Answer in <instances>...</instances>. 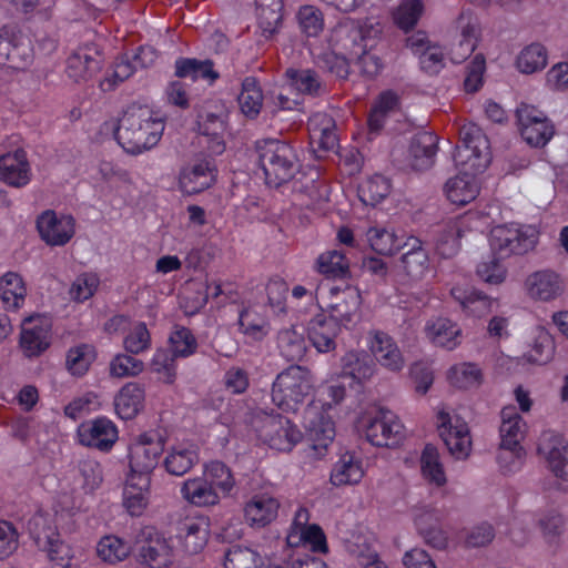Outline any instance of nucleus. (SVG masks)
Here are the masks:
<instances>
[{"instance_id": "f257e3e1", "label": "nucleus", "mask_w": 568, "mask_h": 568, "mask_svg": "<svg viewBox=\"0 0 568 568\" xmlns=\"http://www.w3.org/2000/svg\"><path fill=\"white\" fill-rule=\"evenodd\" d=\"M459 135L460 142L454 153L459 173L446 182L445 193L453 204L464 206L479 194L477 174L488 168L491 153L489 140L478 125H463Z\"/></svg>"}, {"instance_id": "f03ea898", "label": "nucleus", "mask_w": 568, "mask_h": 568, "mask_svg": "<svg viewBox=\"0 0 568 568\" xmlns=\"http://www.w3.org/2000/svg\"><path fill=\"white\" fill-rule=\"evenodd\" d=\"M114 138L129 154L138 155L154 148L164 132V120L146 105L131 104L118 123Z\"/></svg>"}, {"instance_id": "7ed1b4c3", "label": "nucleus", "mask_w": 568, "mask_h": 568, "mask_svg": "<svg viewBox=\"0 0 568 568\" xmlns=\"http://www.w3.org/2000/svg\"><path fill=\"white\" fill-rule=\"evenodd\" d=\"M345 379L341 376L331 384L324 385L318 390V399L312 400L305 408L304 426L313 442V449L326 450L335 438V424L328 415V410L342 403L346 396Z\"/></svg>"}, {"instance_id": "20e7f679", "label": "nucleus", "mask_w": 568, "mask_h": 568, "mask_svg": "<svg viewBox=\"0 0 568 568\" xmlns=\"http://www.w3.org/2000/svg\"><path fill=\"white\" fill-rule=\"evenodd\" d=\"M258 164L270 186L278 187L290 182L300 170L296 149L288 142L264 139L256 142Z\"/></svg>"}, {"instance_id": "39448f33", "label": "nucleus", "mask_w": 568, "mask_h": 568, "mask_svg": "<svg viewBox=\"0 0 568 568\" xmlns=\"http://www.w3.org/2000/svg\"><path fill=\"white\" fill-rule=\"evenodd\" d=\"M332 41L351 59L357 61L364 75L374 78L382 71L381 58L367 50V38L356 21L351 19L341 21L332 32Z\"/></svg>"}, {"instance_id": "423d86ee", "label": "nucleus", "mask_w": 568, "mask_h": 568, "mask_svg": "<svg viewBox=\"0 0 568 568\" xmlns=\"http://www.w3.org/2000/svg\"><path fill=\"white\" fill-rule=\"evenodd\" d=\"M540 230L532 224L506 223L491 229L489 244L499 258L523 256L534 251L539 243Z\"/></svg>"}, {"instance_id": "0eeeda50", "label": "nucleus", "mask_w": 568, "mask_h": 568, "mask_svg": "<svg viewBox=\"0 0 568 568\" xmlns=\"http://www.w3.org/2000/svg\"><path fill=\"white\" fill-rule=\"evenodd\" d=\"M500 417L499 434L501 442L497 459L501 471L510 474L521 468L525 450L520 442L524 438L527 425L515 406L504 407Z\"/></svg>"}, {"instance_id": "6e6552de", "label": "nucleus", "mask_w": 568, "mask_h": 568, "mask_svg": "<svg viewBox=\"0 0 568 568\" xmlns=\"http://www.w3.org/2000/svg\"><path fill=\"white\" fill-rule=\"evenodd\" d=\"M313 388L311 372L300 365L282 371L272 385V402L283 412H295Z\"/></svg>"}, {"instance_id": "1a4fd4ad", "label": "nucleus", "mask_w": 568, "mask_h": 568, "mask_svg": "<svg viewBox=\"0 0 568 568\" xmlns=\"http://www.w3.org/2000/svg\"><path fill=\"white\" fill-rule=\"evenodd\" d=\"M30 537L37 547L47 552L51 562L60 568H69L73 558L71 547L61 540L51 516L43 511L36 513L27 524Z\"/></svg>"}, {"instance_id": "9d476101", "label": "nucleus", "mask_w": 568, "mask_h": 568, "mask_svg": "<svg viewBox=\"0 0 568 568\" xmlns=\"http://www.w3.org/2000/svg\"><path fill=\"white\" fill-rule=\"evenodd\" d=\"M327 316L341 328L351 329L361 318L362 296L353 285H332L328 291Z\"/></svg>"}, {"instance_id": "9b49d317", "label": "nucleus", "mask_w": 568, "mask_h": 568, "mask_svg": "<svg viewBox=\"0 0 568 568\" xmlns=\"http://www.w3.org/2000/svg\"><path fill=\"white\" fill-rule=\"evenodd\" d=\"M165 440L158 432L139 435L130 447V474L136 477H150L164 452Z\"/></svg>"}, {"instance_id": "f8f14e48", "label": "nucleus", "mask_w": 568, "mask_h": 568, "mask_svg": "<svg viewBox=\"0 0 568 568\" xmlns=\"http://www.w3.org/2000/svg\"><path fill=\"white\" fill-rule=\"evenodd\" d=\"M210 532L209 517L203 515L185 516L175 523L172 539L183 554L196 555L207 545Z\"/></svg>"}, {"instance_id": "ddd939ff", "label": "nucleus", "mask_w": 568, "mask_h": 568, "mask_svg": "<svg viewBox=\"0 0 568 568\" xmlns=\"http://www.w3.org/2000/svg\"><path fill=\"white\" fill-rule=\"evenodd\" d=\"M404 430L398 416L385 408L378 409L365 424L366 439L376 447L398 446L405 437Z\"/></svg>"}, {"instance_id": "4468645a", "label": "nucleus", "mask_w": 568, "mask_h": 568, "mask_svg": "<svg viewBox=\"0 0 568 568\" xmlns=\"http://www.w3.org/2000/svg\"><path fill=\"white\" fill-rule=\"evenodd\" d=\"M138 556L143 565L168 567L173 560V548L154 526H144L136 535Z\"/></svg>"}, {"instance_id": "2eb2a0df", "label": "nucleus", "mask_w": 568, "mask_h": 568, "mask_svg": "<svg viewBox=\"0 0 568 568\" xmlns=\"http://www.w3.org/2000/svg\"><path fill=\"white\" fill-rule=\"evenodd\" d=\"M40 239L49 246H64L75 235L77 221L71 214L45 210L36 221Z\"/></svg>"}, {"instance_id": "dca6fc26", "label": "nucleus", "mask_w": 568, "mask_h": 568, "mask_svg": "<svg viewBox=\"0 0 568 568\" xmlns=\"http://www.w3.org/2000/svg\"><path fill=\"white\" fill-rule=\"evenodd\" d=\"M437 428L450 455L456 459H466L471 450V437L467 423L449 413H437Z\"/></svg>"}, {"instance_id": "f3484780", "label": "nucleus", "mask_w": 568, "mask_h": 568, "mask_svg": "<svg viewBox=\"0 0 568 568\" xmlns=\"http://www.w3.org/2000/svg\"><path fill=\"white\" fill-rule=\"evenodd\" d=\"M523 139L531 146H545L555 133L550 120L534 105L521 103L516 111Z\"/></svg>"}, {"instance_id": "a211bd4d", "label": "nucleus", "mask_w": 568, "mask_h": 568, "mask_svg": "<svg viewBox=\"0 0 568 568\" xmlns=\"http://www.w3.org/2000/svg\"><path fill=\"white\" fill-rule=\"evenodd\" d=\"M51 322L40 315H32L21 324L19 347L27 358L41 356L51 345Z\"/></svg>"}, {"instance_id": "6ab92c4d", "label": "nucleus", "mask_w": 568, "mask_h": 568, "mask_svg": "<svg viewBox=\"0 0 568 568\" xmlns=\"http://www.w3.org/2000/svg\"><path fill=\"white\" fill-rule=\"evenodd\" d=\"M258 437L272 449L291 452L302 439V433L287 417L278 414L265 419Z\"/></svg>"}, {"instance_id": "aec40b11", "label": "nucleus", "mask_w": 568, "mask_h": 568, "mask_svg": "<svg viewBox=\"0 0 568 568\" xmlns=\"http://www.w3.org/2000/svg\"><path fill=\"white\" fill-rule=\"evenodd\" d=\"M77 435L81 445L104 453L110 452L119 438L115 424L104 416L81 423Z\"/></svg>"}, {"instance_id": "412c9836", "label": "nucleus", "mask_w": 568, "mask_h": 568, "mask_svg": "<svg viewBox=\"0 0 568 568\" xmlns=\"http://www.w3.org/2000/svg\"><path fill=\"white\" fill-rule=\"evenodd\" d=\"M217 175V168L212 158H201L182 168L179 185L183 193L192 195L211 187Z\"/></svg>"}, {"instance_id": "4be33fe9", "label": "nucleus", "mask_w": 568, "mask_h": 568, "mask_svg": "<svg viewBox=\"0 0 568 568\" xmlns=\"http://www.w3.org/2000/svg\"><path fill=\"white\" fill-rule=\"evenodd\" d=\"M538 453L546 458L557 478L568 481V445L561 435L545 432L538 444Z\"/></svg>"}, {"instance_id": "5701e85b", "label": "nucleus", "mask_w": 568, "mask_h": 568, "mask_svg": "<svg viewBox=\"0 0 568 568\" xmlns=\"http://www.w3.org/2000/svg\"><path fill=\"white\" fill-rule=\"evenodd\" d=\"M307 323V337L317 352L328 353L336 348V337L342 328L327 316L323 307Z\"/></svg>"}, {"instance_id": "b1692460", "label": "nucleus", "mask_w": 568, "mask_h": 568, "mask_svg": "<svg viewBox=\"0 0 568 568\" xmlns=\"http://www.w3.org/2000/svg\"><path fill=\"white\" fill-rule=\"evenodd\" d=\"M453 300L467 316L483 317L493 311L495 300L470 285H455L450 290Z\"/></svg>"}, {"instance_id": "393cba45", "label": "nucleus", "mask_w": 568, "mask_h": 568, "mask_svg": "<svg viewBox=\"0 0 568 568\" xmlns=\"http://www.w3.org/2000/svg\"><path fill=\"white\" fill-rule=\"evenodd\" d=\"M406 47L418 55L420 69L429 74H438L445 67L444 52L438 45H432L424 32H417L406 40Z\"/></svg>"}, {"instance_id": "a878e982", "label": "nucleus", "mask_w": 568, "mask_h": 568, "mask_svg": "<svg viewBox=\"0 0 568 568\" xmlns=\"http://www.w3.org/2000/svg\"><path fill=\"white\" fill-rule=\"evenodd\" d=\"M280 501L268 493L254 494L244 506V518L251 527L263 528L276 519Z\"/></svg>"}, {"instance_id": "bb28decb", "label": "nucleus", "mask_w": 568, "mask_h": 568, "mask_svg": "<svg viewBox=\"0 0 568 568\" xmlns=\"http://www.w3.org/2000/svg\"><path fill=\"white\" fill-rule=\"evenodd\" d=\"M100 69L98 52L88 47L78 48L65 61V73L75 83L89 81Z\"/></svg>"}, {"instance_id": "cd10ccee", "label": "nucleus", "mask_w": 568, "mask_h": 568, "mask_svg": "<svg viewBox=\"0 0 568 568\" xmlns=\"http://www.w3.org/2000/svg\"><path fill=\"white\" fill-rule=\"evenodd\" d=\"M425 335L434 346L447 351L457 348L462 344L463 337L460 326L447 317H436L427 321Z\"/></svg>"}, {"instance_id": "c85d7f7f", "label": "nucleus", "mask_w": 568, "mask_h": 568, "mask_svg": "<svg viewBox=\"0 0 568 568\" xmlns=\"http://www.w3.org/2000/svg\"><path fill=\"white\" fill-rule=\"evenodd\" d=\"M525 287L531 298L544 302L555 300L564 291L561 277L550 270L536 271L528 275Z\"/></svg>"}, {"instance_id": "c756f323", "label": "nucleus", "mask_w": 568, "mask_h": 568, "mask_svg": "<svg viewBox=\"0 0 568 568\" xmlns=\"http://www.w3.org/2000/svg\"><path fill=\"white\" fill-rule=\"evenodd\" d=\"M0 180L14 187L30 182V164L24 150L18 149L0 156Z\"/></svg>"}, {"instance_id": "7c9ffc66", "label": "nucleus", "mask_w": 568, "mask_h": 568, "mask_svg": "<svg viewBox=\"0 0 568 568\" xmlns=\"http://www.w3.org/2000/svg\"><path fill=\"white\" fill-rule=\"evenodd\" d=\"M375 359L389 371L397 372L404 366V358L396 342L387 333L376 331L369 342Z\"/></svg>"}, {"instance_id": "2f4dec72", "label": "nucleus", "mask_w": 568, "mask_h": 568, "mask_svg": "<svg viewBox=\"0 0 568 568\" xmlns=\"http://www.w3.org/2000/svg\"><path fill=\"white\" fill-rule=\"evenodd\" d=\"M150 477L129 475L123 489V506L132 517L141 516L149 505Z\"/></svg>"}, {"instance_id": "473e14b6", "label": "nucleus", "mask_w": 568, "mask_h": 568, "mask_svg": "<svg viewBox=\"0 0 568 568\" xmlns=\"http://www.w3.org/2000/svg\"><path fill=\"white\" fill-rule=\"evenodd\" d=\"M145 389L135 382L123 385L114 396V409L123 420L133 419L144 407Z\"/></svg>"}, {"instance_id": "72a5a7b5", "label": "nucleus", "mask_w": 568, "mask_h": 568, "mask_svg": "<svg viewBox=\"0 0 568 568\" xmlns=\"http://www.w3.org/2000/svg\"><path fill=\"white\" fill-rule=\"evenodd\" d=\"M199 453L194 444L183 442L171 446L163 460L165 470L174 476H183L197 463Z\"/></svg>"}, {"instance_id": "f704fd0d", "label": "nucleus", "mask_w": 568, "mask_h": 568, "mask_svg": "<svg viewBox=\"0 0 568 568\" xmlns=\"http://www.w3.org/2000/svg\"><path fill=\"white\" fill-rule=\"evenodd\" d=\"M438 150V136L428 131L416 133L409 145L413 158L412 166L417 171L427 170L434 163Z\"/></svg>"}, {"instance_id": "c9c22d12", "label": "nucleus", "mask_w": 568, "mask_h": 568, "mask_svg": "<svg viewBox=\"0 0 568 568\" xmlns=\"http://www.w3.org/2000/svg\"><path fill=\"white\" fill-rule=\"evenodd\" d=\"M27 296V286L22 276L16 272H7L0 277V301L8 312L20 310Z\"/></svg>"}, {"instance_id": "e433bc0d", "label": "nucleus", "mask_w": 568, "mask_h": 568, "mask_svg": "<svg viewBox=\"0 0 568 568\" xmlns=\"http://www.w3.org/2000/svg\"><path fill=\"white\" fill-rule=\"evenodd\" d=\"M405 248H407L402 257L400 263L406 274L414 278L422 277L429 267V257L423 242L415 236L405 240Z\"/></svg>"}, {"instance_id": "4c0bfd02", "label": "nucleus", "mask_w": 568, "mask_h": 568, "mask_svg": "<svg viewBox=\"0 0 568 568\" xmlns=\"http://www.w3.org/2000/svg\"><path fill=\"white\" fill-rule=\"evenodd\" d=\"M364 476L362 458L355 453L346 452L341 455L331 471V483L334 486L354 485Z\"/></svg>"}, {"instance_id": "58836bf2", "label": "nucleus", "mask_w": 568, "mask_h": 568, "mask_svg": "<svg viewBox=\"0 0 568 568\" xmlns=\"http://www.w3.org/2000/svg\"><path fill=\"white\" fill-rule=\"evenodd\" d=\"M368 244L375 253L383 256H393L405 250L404 236H398L393 229L372 226L366 232Z\"/></svg>"}, {"instance_id": "ea45409f", "label": "nucleus", "mask_w": 568, "mask_h": 568, "mask_svg": "<svg viewBox=\"0 0 568 568\" xmlns=\"http://www.w3.org/2000/svg\"><path fill=\"white\" fill-rule=\"evenodd\" d=\"M181 495L187 503L196 507L213 506L220 501V494L203 476L185 480L181 487Z\"/></svg>"}, {"instance_id": "a19ab883", "label": "nucleus", "mask_w": 568, "mask_h": 568, "mask_svg": "<svg viewBox=\"0 0 568 568\" xmlns=\"http://www.w3.org/2000/svg\"><path fill=\"white\" fill-rule=\"evenodd\" d=\"M237 324L239 332L254 342L263 341L271 331L267 316L253 307H246L240 312Z\"/></svg>"}, {"instance_id": "79ce46f5", "label": "nucleus", "mask_w": 568, "mask_h": 568, "mask_svg": "<svg viewBox=\"0 0 568 568\" xmlns=\"http://www.w3.org/2000/svg\"><path fill=\"white\" fill-rule=\"evenodd\" d=\"M285 75L293 90L303 95L312 98L325 93V84L318 73L312 69H287Z\"/></svg>"}, {"instance_id": "37998d69", "label": "nucleus", "mask_w": 568, "mask_h": 568, "mask_svg": "<svg viewBox=\"0 0 568 568\" xmlns=\"http://www.w3.org/2000/svg\"><path fill=\"white\" fill-rule=\"evenodd\" d=\"M314 270L328 280H345L349 277V261L337 250L326 251L318 255Z\"/></svg>"}, {"instance_id": "c03bdc74", "label": "nucleus", "mask_w": 568, "mask_h": 568, "mask_svg": "<svg viewBox=\"0 0 568 568\" xmlns=\"http://www.w3.org/2000/svg\"><path fill=\"white\" fill-rule=\"evenodd\" d=\"M373 375V366L366 356L348 352L342 357L341 378L345 379L349 387L362 386L363 382Z\"/></svg>"}, {"instance_id": "a18cd8bd", "label": "nucleus", "mask_w": 568, "mask_h": 568, "mask_svg": "<svg viewBox=\"0 0 568 568\" xmlns=\"http://www.w3.org/2000/svg\"><path fill=\"white\" fill-rule=\"evenodd\" d=\"M308 131L312 141L317 142L320 149L332 151L337 145L335 121L328 114H314L310 119Z\"/></svg>"}, {"instance_id": "49530a36", "label": "nucleus", "mask_w": 568, "mask_h": 568, "mask_svg": "<svg viewBox=\"0 0 568 568\" xmlns=\"http://www.w3.org/2000/svg\"><path fill=\"white\" fill-rule=\"evenodd\" d=\"M463 21L464 16H462L458 20V23L462 28V38L459 42L450 50V60L455 64L464 62L473 54L477 48L480 36V29L476 21L469 20L466 24H463Z\"/></svg>"}, {"instance_id": "de8ad7c7", "label": "nucleus", "mask_w": 568, "mask_h": 568, "mask_svg": "<svg viewBox=\"0 0 568 568\" xmlns=\"http://www.w3.org/2000/svg\"><path fill=\"white\" fill-rule=\"evenodd\" d=\"M263 91L254 77H246L242 81V90L237 102L242 113L248 119H256L263 106Z\"/></svg>"}, {"instance_id": "09e8293b", "label": "nucleus", "mask_w": 568, "mask_h": 568, "mask_svg": "<svg viewBox=\"0 0 568 568\" xmlns=\"http://www.w3.org/2000/svg\"><path fill=\"white\" fill-rule=\"evenodd\" d=\"M277 348L287 362L302 361L306 353V341L294 327L281 329L277 334Z\"/></svg>"}, {"instance_id": "8fccbe9b", "label": "nucleus", "mask_w": 568, "mask_h": 568, "mask_svg": "<svg viewBox=\"0 0 568 568\" xmlns=\"http://www.w3.org/2000/svg\"><path fill=\"white\" fill-rule=\"evenodd\" d=\"M211 60L200 61L194 58H179L175 61V72L178 78H190L193 81L197 79L215 81L219 73L214 70Z\"/></svg>"}, {"instance_id": "3c124183", "label": "nucleus", "mask_w": 568, "mask_h": 568, "mask_svg": "<svg viewBox=\"0 0 568 568\" xmlns=\"http://www.w3.org/2000/svg\"><path fill=\"white\" fill-rule=\"evenodd\" d=\"M95 358V347L91 344L81 343L68 349L65 367L71 375L81 377L87 374Z\"/></svg>"}, {"instance_id": "603ef678", "label": "nucleus", "mask_w": 568, "mask_h": 568, "mask_svg": "<svg viewBox=\"0 0 568 568\" xmlns=\"http://www.w3.org/2000/svg\"><path fill=\"white\" fill-rule=\"evenodd\" d=\"M420 470L423 477L437 487L444 486L447 481L438 449L432 444H426L422 452Z\"/></svg>"}, {"instance_id": "864d4df0", "label": "nucleus", "mask_w": 568, "mask_h": 568, "mask_svg": "<svg viewBox=\"0 0 568 568\" xmlns=\"http://www.w3.org/2000/svg\"><path fill=\"white\" fill-rule=\"evenodd\" d=\"M548 62V52L541 43L526 45L516 58L519 72L532 74L545 69Z\"/></svg>"}, {"instance_id": "5fc2aeb1", "label": "nucleus", "mask_w": 568, "mask_h": 568, "mask_svg": "<svg viewBox=\"0 0 568 568\" xmlns=\"http://www.w3.org/2000/svg\"><path fill=\"white\" fill-rule=\"evenodd\" d=\"M129 541L115 536H103L97 545V554L104 562L116 564L123 561L131 554Z\"/></svg>"}, {"instance_id": "6e6d98bb", "label": "nucleus", "mask_w": 568, "mask_h": 568, "mask_svg": "<svg viewBox=\"0 0 568 568\" xmlns=\"http://www.w3.org/2000/svg\"><path fill=\"white\" fill-rule=\"evenodd\" d=\"M135 71L136 65L133 64L130 54H121L114 60L111 69L100 81L99 88L103 92L113 91L120 83L129 79Z\"/></svg>"}, {"instance_id": "4d7b16f0", "label": "nucleus", "mask_w": 568, "mask_h": 568, "mask_svg": "<svg viewBox=\"0 0 568 568\" xmlns=\"http://www.w3.org/2000/svg\"><path fill=\"white\" fill-rule=\"evenodd\" d=\"M390 187L389 179L374 174L359 185L358 196L364 204L375 206L389 194Z\"/></svg>"}, {"instance_id": "13d9d810", "label": "nucleus", "mask_w": 568, "mask_h": 568, "mask_svg": "<svg viewBox=\"0 0 568 568\" xmlns=\"http://www.w3.org/2000/svg\"><path fill=\"white\" fill-rule=\"evenodd\" d=\"M447 379L452 386L467 389L481 383L483 373L474 363H460L449 368Z\"/></svg>"}, {"instance_id": "bf43d9fd", "label": "nucleus", "mask_w": 568, "mask_h": 568, "mask_svg": "<svg viewBox=\"0 0 568 568\" xmlns=\"http://www.w3.org/2000/svg\"><path fill=\"white\" fill-rule=\"evenodd\" d=\"M204 478L215 491L229 495L235 485L231 469L220 460H212L205 466Z\"/></svg>"}, {"instance_id": "052dcab7", "label": "nucleus", "mask_w": 568, "mask_h": 568, "mask_svg": "<svg viewBox=\"0 0 568 568\" xmlns=\"http://www.w3.org/2000/svg\"><path fill=\"white\" fill-rule=\"evenodd\" d=\"M423 11L422 0H404L393 11V21L399 29L407 32L417 24Z\"/></svg>"}, {"instance_id": "680f3d73", "label": "nucleus", "mask_w": 568, "mask_h": 568, "mask_svg": "<svg viewBox=\"0 0 568 568\" xmlns=\"http://www.w3.org/2000/svg\"><path fill=\"white\" fill-rule=\"evenodd\" d=\"M432 518L433 515L429 513L422 514L415 518V526L427 545L436 549H444L447 546L448 537L437 523H428Z\"/></svg>"}, {"instance_id": "e2e57ef3", "label": "nucleus", "mask_w": 568, "mask_h": 568, "mask_svg": "<svg viewBox=\"0 0 568 568\" xmlns=\"http://www.w3.org/2000/svg\"><path fill=\"white\" fill-rule=\"evenodd\" d=\"M170 351L181 358L193 355L197 348V341L192 331L184 326H176L169 337Z\"/></svg>"}, {"instance_id": "0e129e2a", "label": "nucleus", "mask_w": 568, "mask_h": 568, "mask_svg": "<svg viewBox=\"0 0 568 568\" xmlns=\"http://www.w3.org/2000/svg\"><path fill=\"white\" fill-rule=\"evenodd\" d=\"M262 556L250 547L234 545L224 556V568H256Z\"/></svg>"}, {"instance_id": "69168bd1", "label": "nucleus", "mask_w": 568, "mask_h": 568, "mask_svg": "<svg viewBox=\"0 0 568 568\" xmlns=\"http://www.w3.org/2000/svg\"><path fill=\"white\" fill-rule=\"evenodd\" d=\"M134 354H116L110 362L109 371L112 377H134L144 371V363L134 357Z\"/></svg>"}, {"instance_id": "338daca9", "label": "nucleus", "mask_w": 568, "mask_h": 568, "mask_svg": "<svg viewBox=\"0 0 568 568\" xmlns=\"http://www.w3.org/2000/svg\"><path fill=\"white\" fill-rule=\"evenodd\" d=\"M151 334L144 322H138L129 331L123 339V347L126 353L139 355L151 348Z\"/></svg>"}, {"instance_id": "774afa93", "label": "nucleus", "mask_w": 568, "mask_h": 568, "mask_svg": "<svg viewBox=\"0 0 568 568\" xmlns=\"http://www.w3.org/2000/svg\"><path fill=\"white\" fill-rule=\"evenodd\" d=\"M268 305L274 313H286V298L288 293V285L281 276H272L265 287Z\"/></svg>"}]
</instances>
